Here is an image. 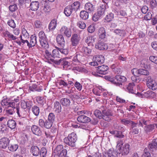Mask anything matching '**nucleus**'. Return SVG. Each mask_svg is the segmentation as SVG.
Instances as JSON below:
<instances>
[{"instance_id": "f257e3e1", "label": "nucleus", "mask_w": 157, "mask_h": 157, "mask_svg": "<svg viewBox=\"0 0 157 157\" xmlns=\"http://www.w3.org/2000/svg\"><path fill=\"white\" fill-rule=\"evenodd\" d=\"M117 143L116 151L117 155L121 154L122 155H125L129 153L130 145L128 144H126L122 147L123 143V141L121 139H119Z\"/></svg>"}, {"instance_id": "f03ea898", "label": "nucleus", "mask_w": 157, "mask_h": 157, "mask_svg": "<svg viewBox=\"0 0 157 157\" xmlns=\"http://www.w3.org/2000/svg\"><path fill=\"white\" fill-rule=\"evenodd\" d=\"M19 98H7L6 96L3 97L1 102V104L3 107L13 106L14 105H19Z\"/></svg>"}, {"instance_id": "7ed1b4c3", "label": "nucleus", "mask_w": 157, "mask_h": 157, "mask_svg": "<svg viewBox=\"0 0 157 157\" xmlns=\"http://www.w3.org/2000/svg\"><path fill=\"white\" fill-rule=\"evenodd\" d=\"M59 50L57 48L56 49H54L52 51V53L48 50H46L44 51V55L45 58L48 60V62L54 61L55 58H60V55Z\"/></svg>"}, {"instance_id": "20e7f679", "label": "nucleus", "mask_w": 157, "mask_h": 157, "mask_svg": "<svg viewBox=\"0 0 157 157\" xmlns=\"http://www.w3.org/2000/svg\"><path fill=\"white\" fill-rule=\"evenodd\" d=\"M77 140L76 134L74 132H72L69 134L67 138L64 139V142L67 144L74 147L75 145V143Z\"/></svg>"}, {"instance_id": "39448f33", "label": "nucleus", "mask_w": 157, "mask_h": 157, "mask_svg": "<svg viewBox=\"0 0 157 157\" xmlns=\"http://www.w3.org/2000/svg\"><path fill=\"white\" fill-rule=\"evenodd\" d=\"M67 153V150L63 149V146L62 145H58L55 149L53 154L54 156L56 155L62 157V156L66 155Z\"/></svg>"}, {"instance_id": "423d86ee", "label": "nucleus", "mask_w": 157, "mask_h": 157, "mask_svg": "<svg viewBox=\"0 0 157 157\" xmlns=\"http://www.w3.org/2000/svg\"><path fill=\"white\" fill-rule=\"evenodd\" d=\"M80 40L81 38L79 35L77 34L74 33L72 34L70 39L71 46L75 47L79 44Z\"/></svg>"}, {"instance_id": "0eeeda50", "label": "nucleus", "mask_w": 157, "mask_h": 157, "mask_svg": "<svg viewBox=\"0 0 157 157\" xmlns=\"http://www.w3.org/2000/svg\"><path fill=\"white\" fill-rule=\"evenodd\" d=\"M126 81V78L124 76L118 75L115 77L114 84L116 86L122 87V83Z\"/></svg>"}, {"instance_id": "6e6552de", "label": "nucleus", "mask_w": 157, "mask_h": 157, "mask_svg": "<svg viewBox=\"0 0 157 157\" xmlns=\"http://www.w3.org/2000/svg\"><path fill=\"white\" fill-rule=\"evenodd\" d=\"M60 32L67 38H70L71 36V29L66 26H62L60 30Z\"/></svg>"}, {"instance_id": "1a4fd4ad", "label": "nucleus", "mask_w": 157, "mask_h": 157, "mask_svg": "<svg viewBox=\"0 0 157 157\" xmlns=\"http://www.w3.org/2000/svg\"><path fill=\"white\" fill-rule=\"evenodd\" d=\"M95 47L99 50H106L108 48L107 45L101 40L98 41L95 44Z\"/></svg>"}, {"instance_id": "9d476101", "label": "nucleus", "mask_w": 157, "mask_h": 157, "mask_svg": "<svg viewBox=\"0 0 157 157\" xmlns=\"http://www.w3.org/2000/svg\"><path fill=\"white\" fill-rule=\"evenodd\" d=\"M31 130L33 134L40 136L42 135V132L38 126L36 125H33L31 128Z\"/></svg>"}, {"instance_id": "9b49d317", "label": "nucleus", "mask_w": 157, "mask_h": 157, "mask_svg": "<svg viewBox=\"0 0 157 157\" xmlns=\"http://www.w3.org/2000/svg\"><path fill=\"white\" fill-rule=\"evenodd\" d=\"M10 140L7 138H3L0 140V148H6L9 145Z\"/></svg>"}, {"instance_id": "f8f14e48", "label": "nucleus", "mask_w": 157, "mask_h": 157, "mask_svg": "<svg viewBox=\"0 0 157 157\" xmlns=\"http://www.w3.org/2000/svg\"><path fill=\"white\" fill-rule=\"evenodd\" d=\"M108 67L107 66L103 65L98 67L97 72L101 74H106L107 73Z\"/></svg>"}, {"instance_id": "ddd939ff", "label": "nucleus", "mask_w": 157, "mask_h": 157, "mask_svg": "<svg viewBox=\"0 0 157 157\" xmlns=\"http://www.w3.org/2000/svg\"><path fill=\"white\" fill-rule=\"evenodd\" d=\"M16 112L19 117H25V116H26L27 114L26 110L20 108L19 107L17 106H16Z\"/></svg>"}, {"instance_id": "4468645a", "label": "nucleus", "mask_w": 157, "mask_h": 157, "mask_svg": "<svg viewBox=\"0 0 157 157\" xmlns=\"http://www.w3.org/2000/svg\"><path fill=\"white\" fill-rule=\"evenodd\" d=\"M78 121L79 122L86 123L90 121L89 117L84 115L79 116L77 118Z\"/></svg>"}, {"instance_id": "2eb2a0df", "label": "nucleus", "mask_w": 157, "mask_h": 157, "mask_svg": "<svg viewBox=\"0 0 157 157\" xmlns=\"http://www.w3.org/2000/svg\"><path fill=\"white\" fill-rule=\"evenodd\" d=\"M56 40L58 44L62 47L65 45V41L64 37L61 34H58L56 37Z\"/></svg>"}, {"instance_id": "dca6fc26", "label": "nucleus", "mask_w": 157, "mask_h": 157, "mask_svg": "<svg viewBox=\"0 0 157 157\" xmlns=\"http://www.w3.org/2000/svg\"><path fill=\"white\" fill-rule=\"evenodd\" d=\"M102 119L106 121H109L110 120V117L112 116L111 113L108 111H103Z\"/></svg>"}, {"instance_id": "f3484780", "label": "nucleus", "mask_w": 157, "mask_h": 157, "mask_svg": "<svg viewBox=\"0 0 157 157\" xmlns=\"http://www.w3.org/2000/svg\"><path fill=\"white\" fill-rule=\"evenodd\" d=\"M94 8V6L90 3H87L85 5V9L86 11L90 13H93Z\"/></svg>"}, {"instance_id": "a211bd4d", "label": "nucleus", "mask_w": 157, "mask_h": 157, "mask_svg": "<svg viewBox=\"0 0 157 157\" xmlns=\"http://www.w3.org/2000/svg\"><path fill=\"white\" fill-rule=\"evenodd\" d=\"M30 152L34 156H38L40 152L39 148L36 146H33L30 148Z\"/></svg>"}, {"instance_id": "6ab92c4d", "label": "nucleus", "mask_w": 157, "mask_h": 157, "mask_svg": "<svg viewBox=\"0 0 157 157\" xmlns=\"http://www.w3.org/2000/svg\"><path fill=\"white\" fill-rule=\"evenodd\" d=\"M104 57L101 55H97L93 57V60L96 61L99 65H101L104 62Z\"/></svg>"}, {"instance_id": "aec40b11", "label": "nucleus", "mask_w": 157, "mask_h": 157, "mask_svg": "<svg viewBox=\"0 0 157 157\" xmlns=\"http://www.w3.org/2000/svg\"><path fill=\"white\" fill-rule=\"evenodd\" d=\"M60 103L64 107H68L71 104V101L69 99L66 98H63L60 99Z\"/></svg>"}, {"instance_id": "412c9836", "label": "nucleus", "mask_w": 157, "mask_h": 157, "mask_svg": "<svg viewBox=\"0 0 157 157\" xmlns=\"http://www.w3.org/2000/svg\"><path fill=\"white\" fill-rule=\"evenodd\" d=\"M98 34L99 38L104 39L106 36V32L105 28L103 27H100L98 30Z\"/></svg>"}, {"instance_id": "4be33fe9", "label": "nucleus", "mask_w": 157, "mask_h": 157, "mask_svg": "<svg viewBox=\"0 0 157 157\" xmlns=\"http://www.w3.org/2000/svg\"><path fill=\"white\" fill-rule=\"evenodd\" d=\"M40 6L39 2L37 1L32 2L30 4L31 9L34 11H36Z\"/></svg>"}, {"instance_id": "5701e85b", "label": "nucleus", "mask_w": 157, "mask_h": 157, "mask_svg": "<svg viewBox=\"0 0 157 157\" xmlns=\"http://www.w3.org/2000/svg\"><path fill=\"white\" fill-rule=\"evenodd\" d=\"M41 3L42 10L45 12L49 11L50 8L49 3L46 2L45 0H42Z\"/></svg>"}, {"instance_id": "b1692460", "label": "nucleus", "mask_w": 157, "mask_h": 157, "mask_svg": "<svg viewBox=\"0 0 157 157\" xmlns=\"http://www.w3.org/2000/svg\"><path fill=\"white\" fill-rule=\"evenodd\" d=\"M148 147L151 151H153L157 148V138L154 139L152 142L149 144Z\"/></svg>"}, {"instance_id": "393cba45", "label": "nucleus", "mask_w": 157, "mask_h": 157, "mask_svg": "<svg viewBox=\"0 0 157 157\" xmlns=\"http://www.w3.org/2000/svg\"><path fill=\"white\" fill-rule=\"evenodd\" d=\"M121 122L122 124L125 125H131V126H136L137 124L136 123L130 120H128L127 119H123L121 120Z\"/></svg>"}, {"instance_id": "a878e982", "label": "nucleus", "mask_w": 157, "mask_h": 157, "mask_svg": "<svg viewBox=\"0 0 157 157\" xmlns=\"http://www.w3.org/2000/svg\"><path fill=\"white\" fill-rule=\"evenodd\" d=\"M155 127V126L154 124H150L145 126L144 128V130L145 132L148 134L154 130Z\"/></svg>"}, {"instance_id": "bb28decb", "label": "nucleus", "mask_w": 157, "mask_h": 157, "mask_svg": "<svg viewBox=\"0 0 157 157\" xmlns=\"http://www.w3.org/2000/svg\"><path fill=\"white\" fill-rule=\"evenodd\" d=\"M30 38V43L29 42L28 45V46L29 48L34 46L37 43L36 37L35 36L32 35Z\"/></svg>"}, {"instance_id": "cd10ccee", "label": "nucleus", "mask_w": 157, "mask_h": 157, "mask_svg": "<svg viewBox=\"0 0 157 157\" xmlns=\"http://www.w3.org/2000/svg\"><path fill=\"white\" fill-rule=\"evenodd\" d=\"M73 10L70 6L66 7L64 9V12L66 16L69 17L72 13Z\"/></svg>"}, {"instance_id": "c85d7f7f", "label": "nucleus", "mask_w": 157, "mask_h": 157, "mask_svg": "<svg viewBox=\"0 0 157 157\" xmlns=\"http://www.w3.org/2000/svg\"><path fill=\"white\" fill-rule=\"evenodd\" d=\"M7 125L10 128L14 129L16 127V124L14 120L12 119H10L8 121Z\"/></svg>"}, {"instance_id": "c756f323", "label": "nucleus", "mask_w": 157, "mask_h": 157, "mask_svg": "<svg viewBox=\"0 0 157 157\" xmlns=\"http://www.w3.org/2000/svg\"><path fill=\"white\" fill-rule=\"evenodd\" d=\"M89 12L86 10H82L80 13V16L83 20H86L89 17Z\"/></svg>"}, {"instance_id": "7c9ffc66", "label": "nucleus", "mask_w": 157, "mask_h": 157, "mask_svg": "<svg viewBox=\"0 0 157 157\" xmlns=\"http://www.w3.org/2000/svg\"><path fill=\"white\" fill-rule=\"evenodd\" d=\"M60 102L56 101L54 104V109L55 111L58 113H60L61 111V107Z\"/></svg>"}, {"instance_id": "2f4dec72", "label": "nucleus", "mask_w": 157, "mask_h": 157, "mask_svg": "<svg viewBox=\"0 0 157 157\" xmlns=\"http://www.w3.org/2000/svg\"><path fill=\"white\" fill-rule=\"evenodd\" d=\"M149 6L151 9L157 10V2L155 0H151L149 2Z\"/></svg>"}, {"instance_id": "473e14b6", "label": "nucleus", "mask_w": 157, "mask_h": 157, "mask_svg": "<svg viewBox=\"0 0 157 157\" xmlns=\"http://www.w3.org/2000/svg\"><path fill=\"white\" fill-rule=\"evenodd\" d=\"M57 21L55 19H53L50 22L49 26L48 29L50 30L55 29L56 26Z\"/></svg>"}, {"instance_id": "72a5a7b5", "label": "nucleus", "mask_w": 157, "mask_h": 157, "mask_svg": "<svg viewBox=\"0 0 157 157\" xmlns=\"http://www.w3.org/2000/svg\"><path fill=\"white\" fill-rule=\"evenodd\" d=\"M147 86L150 89L153 90H155L157 88V83L154 81L147 84Z\"/></svg>"}, {"instance_id": "f704fd0d", "label": "nucleus", "mask_w": 157, "mask_h": 157, "mask_svg": "<svg viewBox=\"0 0 157 157\" xmlns=\"http://www.w3.org/2000/svg\"><path fill=\"white\" fill-rule=\"evenodd\" d=\"M70 6L72 8L73 10L76 11L79 8L80 6V3L79 2H75Z\"/></svg>"}, {"instance_id": "c9c22d12", "label": "nucleus", "mask_w": 157, "mask_h": 157, "mask_svg": "<svg viewBox=\"0 0 157 157\" xmlns=\"http://www.w3.org/2000/svg\"><path fill=\"white\" fill-rule=\"evenodd\" d=\"M82 56L79 54H77L73 58V61L75 63V64H78L81 61Z\"/></svg>"}, {"instance_id": "e433bc0d", "label": "nucleus", "mask_w": 157, "mask_h": 157, "mask_svg": "<svg viewBox=\"0 0 157 157\" xmlns=\"http://www.w3.org/2000/svg\"><path fill=\"white\" fill-rule=\"evenodd\" d=\"M118 130L121 131V132L118 131V133L117 134H116L115 136L119 138H123L124 137V135L122 134V132H124V129L123 127H119Z\"/></svg>"}, {"instance_id": "4c0bfd02", "label": "nucleus", "mask_w": 157, "mask_h": 157, "mask_svg": "<svg viewBox=\"0 0 157 157\" xmlns=\"http://www.w3.org/2000/svg\"><path fill=\"white\" fill-rule=\"evenodd\" d=\"M114 18V14L110 13L107 15L105 18V22H109L112 21Z\"/></svg>"}, {"instance_id": "58836bf2", "label": "nucleus", "mask_w": 157, "mask_h": 157, "mask_svg": "<svg viewBox=\"0 0 157 157\" xmlns=\"http://www.w3.org/2000/svg\"><path fill=\"white\" fill-rule=\"evenodd\" d=\"M134 86L135 85L133 83H129L127 87V91L129 93L134 94V92L133 88L134 87Z\"/></svg>"}, {"instance_id": "ea45409f", "label": "nucleus", "mask_w": 157, "mask_h": 157, "mask_svg": "<svg viewBox=\"0 0 157 157\" xmlns=\"http://www.w3.org/2000/svg\"><path fill=\"white\" fill-rule=\"evenodd\" d=\"M16 105H14L13 106H9L11 107L10 109H6V113L8 114L12 115L16 112Z\"/></svg>"}, {"instance_id": "a19ab883", "label": "nucleus", "mask_w": 157, "mask_h": 157, "mask_svg": "<svg viewBox=\"0 0 157 157\" xmlns=\"http://www.w3.org/2000/svg\"><path fill=\"white\" fill-rule=\"evenodd\" d=\"M95 40V38L94 36H88L86 39L85 41L88 44H91V45H92V43L94 42Z\"/></svg>"}, {"instance_id": "79ce46f5", "label": "nucleus", "mask_w": 157, "mask_h": 157, "mask_svg": "<svg viewBox=\"0 0 157 157\" xmlns=\"http://www.w3.org/2000/svg\"><path fill=\"white\" fill-rule=\"evenodd\" d=\"M32 111L33 113L36 116H38L40 113V109L39 107L34 106L32 108Z\"/></svg>"}, {"instance_id": "37998d69", "label": "nucleus", "mask_w": 157, "mask_h": 157, "mask_svg": "<svg viewBox=\"0 0 157 157\" xmlns=\"http://www.w3.org/2000/svg\"><path fill=\"white\" fill-rule=\"evenodd\" d=\"M40 43L41 46L45 49L48 48L49 45L46 40V39L40 40Z\"/></svg>"}, {"instance_id": "c03bdc74", "label": "nucleus", "mask_w": 157, "mask_h": 157, "mask_svg": "<svg viewBox=\"0 0 157 157\" xmlns=\"http://www.w3.org/2000/svg\"><path fill=\"white\" fill-rule=\"evenodd\" d=\"M39 154L40 157H46L47 155V149L45 147H43L40 150Z\"/></svg>"}, {"instance_id": "a18cd8bd", "label": "nucleus", "mask_w": 157, "mask_h": 157, "mask_svg": "<svg viewBox=\"0 0 157 157\" xmlns=\"http://www.w3.org/2000/svg\"><path fill=\"white\" fill-rule=\"evenodd\" d=\"M83 52L86 55H88L90 54L91 52V50L88 47H84L82 48Z\"/></svg>"}, {"instance_id": "49530a36", "label": "nucleus", "mask_w": 157, "mask_h": 157, "mask_svg": "<svg viewBox=\"0 0 157 157\" xmlns=\"http://www.w3.org/2000/svg\"><path fill=\"white\" fill-rule=\"evenodd\" d=\"M20 37H26L29 38V35L27 30L23 28L22 30V35Z\"/></svg>"}, {"instance_id": "de8ad7c7", "label": "nucleus", "mask_w": 157, "mask_h": 157, "mask_svg": "<svg viewBox=\"0 0 157 157\" xmlns=\"http://www.w3.org/2000/svg\"><path fill=\"white\" fill-rule=\"evenodd\" d=\"M18 146L17 144H10L8 147V149L11 151H14L17 150Z\"/></svg>"}, {"instance_id": "09e8293b", "label": "nucleus", "mask_w": 157, "mask_h": 157, "mask_svg": "<svg viewBox=\"0 0 157 157\" xmlns=\"http://www.w3.org/2000/svg\"><path fill=\"white\" fill-rule=\"evenodd\" d=\"M114 33L121 36H124L125 35L124 31L122 30L116 29L114 30Z\"/></svg>"}, {"instance_id": "8fccbe9b", "label": "nucleus", "mask_w": 157, "mask_h": 157, "mask_svg": "<svg viewBox=\"0 0 157 157\" xmlns=\"http://www.w3.org/2000/svg\"><path fill=\"white\" fill-rule=\"evenodd\" d=\"M94 113L95 117L98 118L99 119H102V114L100 110L98 109H96L94 112Z\"/></svg>"}, {"instance_id": "3c124183", "label": "nucleus", "mask_w": 157, "mask_h": 157, "mask_svg": "<svg viewBox=\"0 0 157 157\" xmlns=\"http://www.w3.org/2000/svg\"><path fill=\"white\" fill-rule=\"evenodd\" d=\"M29 90L32 91H40L42 89L37 88V86L35 84H33L32 86H30L29 87Z\"/></svg>"}, {"instance_id": "603ef678", "label": "nucleus", "mask_w": 157, "mask_h": 157, "mask_svg": "<svg viewBox=\"0 0 157 157\" xmlns=\"http://www.w3.org/2000/svg\"><path fill=\"white\" fill-rule=\"evenodd\" d=\"M44 123V128L47 129L50 128L52 125V123L48 120L45 121Z\"/></svg>"}, {"instance_id": "864d4df0", "label": "nucleus", "mask_w": 157, "mask_h": 157, "mask_svg": "<svg viewBox=\"0 0 157 157\" xmlns=\"http://www.w3.org/2000/svg\"><path fill=\"white\" fill-rule=\"evenodd\" d=\"M135 126H131L130 133L132 134H137L139 132V130L138 128H134Z\"/></svg>"}, {"instance_id": "5fc2aeb1", "label": "nucleus", "mask_w": 157, "mask_h": 157, "mask_svg": "<svg viewBox=\"0 0 157 157\" xmlns=\"http://www.w3.org/2000/svg\"><path fill=\"white\" fill-rule=\"evenodd\" d=\"M139 76L141 75H148L149 73L147 70L143 69H139Z\"/></svg>"}, {"instance_id": "6e6d98bb", "label": "nucleus", "mask_w": 157, "mask_h": 157, "mask_svg": "<svg viewBox=\"0 0 157 157\" xmlns=\"http://www.w3.org/2000/svg\"><path fill=\"white\" fill-rule=\"evenodd\" d=\"M105 10L104 8L100 6L98 9V12L97 13L101 17L104 14Z\"/></svg>"}, {"instance_id": "4d7b16f0", "label": "nucleus", "mask_w": 157, "mask_h": 157, "mask_svg": "<svg viewBox=\"0 0 157 157\" xmlns=\"http://www.w3.org/2000/svg\"><path fill=\"white\" fill-rule=\"evenodd\" d=\"M55 116L52 113H50L48 116V120L52 123L55 121Z\"/></svg>"}, {"instance_id": "13d9d810", "label": "nucleus", "mask_w": 157, "mask_h": 157, "mask_svg": "<svg viewBox=\"0 0 157 157\" xmlns=\"http://www.w3.org/2000/svg\"><path fill=\"white\" fill-rule=\"evenodd\" d=\"M26 120V119L25 117H22L18 119L17 122L19 125H23L25 124Z\"/></svg>"}, {"instance_id": "bf43d9fd", "label": "nucleus", "mask_w": 157, "mask_h": 157, "mask_svg": "<svg viewBox=\"0 0 157 157\" xmlns=\"http://www.w3.org/2000/svg\"><path fill=\"white\" fill-rule=\"evenodd\" d=\"M77 26L80 29H85L86 27L85 24L83 22L81 21H79L77 22Z\"/></svg>"}, {"instance_id": "052dcab7", "label": "nucleus", "mask_w": 157, "mask_h": 157, "mask_svg": "<svg viewBox=\"0 0 157 157\" xmlns=\"http://www.w3.org/2000/svg\"><path fill=\"white\" fill-rule=\"evenodd\" d=\"M38 36L40 38L39 40L47 39L45 34L43 31L40 32L39 33Z\"/></svg>"}, {"instance_id": "680f3d73", "label": "nucleus", "mask_w": 157, "mask_h": 157, "mask_svg": "<svg viewBox=\"0 0 157 157\" xmlns=\"http://www.w3.org/2000/svg\"><path fill=\"white\" fill-rule=\"evenodd\" d=\"M59 52L62 54L65 55H67L68 53V50L67 48H57Z\"/></svg>"}, {"instance_id": "e2e57ef3", "label": "nucleus", "mask_w": 157, "mask_h": 157, "mask_svg": "<svg viewBox=\"0 0 157 157\" xmlns=\"http://www.w3.org/2000/svg\"><path fill=\"white\" fill-rule=\"evenodd\" d=\"M131 72L134 76H139V69L133 68Z\"/></svg>"}, {"instance_id": "0e129e2a", "label": "nucleus", "mask_w": 157, "mask_h": 157, "mask_svg": "<svg viewBox=\"0 0 157 157\" xmlns=\"http://www.w3.org/2000/svg\"><path fill=\"white\" fill-rule=\"evenodd\" d=\"M17 8V5L16 4L11 5L9 6V10L12 12L15 11Z\"/></svg>"}, {"instance_id": "69168bd1", "label": "nucleus", "mask_w": 157, "mask_h": 157, "mask_svg": "<svg viewBox=\"0 0 157 157\" xmlns=\"http://www.w3.org/2000/svg\"><path fill=\"white\" fill-rule=\"evenodd\" d=\"M7 24L10 27L13 28H14L16 26L14 21L13 20L11 19L9 20L7 22Z\"/></svg>"}, {"instance_id": "338daca9", "label": "nucleus", "mask_w": 157, "mask_h": 157, "mask_svg": "<svg viewBox=\"0 0 157 157\" xmlns=\"http://www.w3.org/2000/svg\"><path fill=\"white\" fill-rule=\"evenodd\" d=\"M34 25L36 28H40L42 26L41 22L39 20L36 21L34 22Z\"/></svg>"}, {"instance_id": "774afa93", "label": "nucleus", "mask_w": 157, "mask_h": 157, "mask_svg": "<svg viewBox=\"0 0 157 157\" xmlns=\"http://www.w3.org/2000/svg\"><path fill=\"white\" fill-rule=\"evenodd\" d=\"M101 16L96 13H95L93 16V20L94 21H96Z\"/></svg>"}]
</instances>
